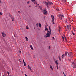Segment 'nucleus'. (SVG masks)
<instances>
[{"mask_svg":"<svg viewBox=\"0 0 76 76\" xmlns=\"http://www.w3.org/2000/svg\"><path fill=\"white\" fill-rule=\"evenodd\" d=\"M66 31H68V32H69V31H70L71 29V26L70 25H68L66 27Z\"/></svg>","mask_w":76,"mask_h":76,"instance_id":"f257e3e1","label":"nucleus"},{"mask_svg":"<svg viewBox=\"0 0 76 76\" xmlns=\"http://www.w3.org/2000/svg\"><path fill=\"white\" fill-rule=\"evenodd\" d=\"M47 33L46 34V36H45V37H50V34H51L50 31H48Z\"/></svg>","mask_w":76,"mask_h":76,"instance_id":"f03ea898","label":"nucleus"},{"mask_svg":"<svg viewBox=\"0 0 76 76\" xmlns=\"http://www.w3.org/2000/svg\"><path fill=\"white\" fill-rule=\"evenodd\" d=\"M51 17L52 19V22L53 24H54V17L53 15H51Z\"/></svg>","mask_w":76,"mask_h":76,"instance_id":"7ed1b4c3","label":"nucleus"},{"mask_svg":"<svg viewBox=\"0 0 76 76\" xmlns=\"http://www.w3.org/2000/svg\"><path fill=\"white\" fill-rule=\"evenodd\" d=\"M43 13L44 15H47V11L45 10H44L43 11Z\"/></svg>","mask_w":76,"mask_h":76,"instance_id":"20e7f679","label":"nucleus"},{"mask_svg":"<svg viewBox=\"0 0 76 76\" xmlns=\"http://www.w3.org/2000/svg\"><path fill=\"white\" fill-rule=\"evenodd\" d=\"M58 16H59V18H60V19H61V20H62V18H63V17H64V16H63V15H61V14H60L59 15H58Z\"/></svg>","mask_w":76,"mask_h":76,"instance_id":"39448f33","label":"nucleus"},{"mask_svg":"<svg viewBox=\"0 0 76 76\" xmlns=\"http://www.w3.org/2000/svg\"><path fill=\"white\" fill-rule=\"evenodd\" d=\"M69 57H73V53H72V52L69 53Z\"/></svg>","mask_w":76,"mask_h":76,"instance_id":"423d86ee","label":"nucleus"},{"mask_svg":"<svg viewBox=\"0 0 76 76\" xmlns=\"http://www.w3.org/2000/svg\"><path fill=\"white\" fill-rule=\"evenodd\" d=\"M1 34H2L3 37H6V34L4 33V32H1Z\"/></svg>","mask_w":76,"mask_h":76,"instance_id":"0eeeda50","label":"nucleus"},{"mask_svg":"<svg viewBox=\"0 0 76 76\" xmlns=\"http://www.w3.org/2000/svg\"><path fill=\"white\" fill-rule=\"evenodd\" d=\"M48 5H53V3L51 2H48Z\"/></svg>","mask_w":76,"mask_h":76,"instance_id":"6e6552de","label":"nucleus"},{"mask_svg":"<svg viewBox=\"0 0 76 76\" xmlns=\"http://www.w3.org/2000/svg\"><path fill=\"white\" fill-rule=\"evenodd\" d=\"M10 17L11 18L12 20V21L13 22V21H14V18H13V17L12 16H10Z\"/></svg>","mask_w":76,"mask_h":76,"instance_id":"1a4fd4ad","label":"nucleus"},{"mask_svg":"<svg viewBox=\"0 0 76 76\" xmlns=\"http://www.w3.org/2000/svg\"><path fill=\"white\" fill-rule=\"evenodd\" d=\"M36 3V7H39V4H37V2H35V3H34V4Z\"/></svg>","mask_w":76,"mask_h":76,"instance_id":"9d476101","label":"nucleus"},{"mask_svg":"<svg viewBox=\"0 0 76 76\" xmlns=\"http://www.w3.org/2000/svg\"><path fill=\"white\" fill-rule=\"evenodd\" d=\"M49 31H50V32L51 34V27L50 26H49Z\"/></svg>","mask_w":76,"mask_h":76,"instance_id":"9b49d317","label":"nucleus"},{"mask_svg":"<svg viewBox=\"0 0 76 76\" xmlns=\"http://www.w3.org/2000/svg\"><path fill=\"white\" fill-rule=\"evenodd\" d=\"M55 63L56 65H57L58 64V62L57 61V60H56L55 61Z\"/></svg>","mask_w":76,"mask_h":76,"instance_id":"f8f14e48","label":"nucleus"},{"mask_svg":"<svg viewBox=\"0 0 76 76\" xmlns=\"http://www.w3.org/2000/svg\"><path fill=\"white\" fill-rule=\"evenodd\" d=\"M30 48L32 50H34V49H33V48H32V45H30Z\"/></svg>","mask_w":76,"mask_h":76,"instance_id":"ddd939ff","label":"nucleus"},{"mask_svg":"<svg viewBox=\"0 0 76 76\" xmlns=\"http://www.w3.org/2000/svg\"><path fill=\"white\" fill-rule=\"evenodd\" d=\"M50 69H51L53 71V68L52 67V66H51V65H50Z\"/></svg>","mask_w":76,"mask_h":76,"instance_id":"4468645a","label":"nucleus"},{"mask_svg":"<svg viewBox=\"0 0 76 76\" xmlns=\"http://www.w3.org/2000/svg\"><path fill=\"white\" fill-rule=\"evenodd\" d=\"M25 38H26V41H28V40H29V39H28V38H27V37L26 36L25 37Z\"/></svg>","mask_w":76,"mask_h":76,"instance_id":"2eb2a0df","label":"nucleus"},{"mask_svg":"<svg viewBox=\"0 0 76 76\" xmlns=\"http://www.w3.org/2000/svg\"><path fill=\"white\" fill-rule=\"evenodd\" d=\"M63 3H66V0H62Z\"/></svg>","mask_w":76,"mask_h":76,"instance_id":"dca6fc26","label":"nucleus"},{"mask_svg":"<svg viewBox=\"0 0 76 76\" xmlns=\"http://www.w3.org/2000/svg\"><path fill=\"white\" fill-rule=\"evenodd\" d=\"M28 68L29 69H31V67H30V66H29V65L28 64Z\"/></svg>","mask_w":76,"mask_h":76,"instance_id":"f3484780","label":"nucleus"},{"mask_svg":"<svg viewBox=\"0 0 76 76\" xmlns=\"http://www.w3.org/2000/svg\"><path fill=\"white\" fill-rule=\"evenodd\" d=\"M64 56H65L64 54L62 55V59H63V58H64Z\"/></svg>","mask_w":76,"mask_h":76,"instance_id":"a211bd4d","label":"nucleus"},{"mask_svg":"<svg viewBox=\"0 0 76 76\" xmlns=\"http://www.w3.org/2000/svg\"><path fill=\"white\" fill-rule=\"evenodd\" d=\"M26 28L27 29H29V27H28V26H27L26 27Z\"/></svg>","mask_w":76,"mask_h":76,"instance_id":"6ab92c4d","label":"nucleus"},{"mask_svg":"<svg viewBox=\"0 0 76 76\" xmlns=\"http://www.w3.org/2000/svg\"><path fill=\"white\" fill-rule=\"evenodd\" d=\"M62 39L64 42V37L63 36H62Z\"/></svg>","mask_w":76,"mask_h":76,"instance_id":"aec40b11","label":"nucleus"},{"mask_svg":"<svg viewBox=\"0 0 76 76\" xmlns=\"http://www.w3.org/2000/svg\"><path fill=\"white\" fill-rule=\"evenodd\" d=\"M39 26L40 28H41V23H39Z\"/></svg>","mask_w":76,"mask_h":76,"instance_id":"412c9836","label":"nucleus"},{"mask_svg":"<svg viewBox=\"0 0 76 76\" xmlns=\"http://www.w3.org/2000/svg\"><path fill=\"white\" fill-rule=\"evenodd\" d=\"M61 29V28H60V27H59V32H60V30Z\"/></svg>","mask_w":76,"mask_h":76,"instance_id":"4be33fe9","label":"nucleus"},{"mask_svg":"<svg viewBox=\"0 0 76 76\" xmlns=\"http://www.w3.org/2000/svg\"><path fill=\"white\" fill-rule=\"evenodd\" d=\"M45 5H46V6H48V3H47V2H45Z\"/></svg>","mask_w":76,"mask_h":76,"instance_id":"5701e85b","label":"nucleus"},{"mask_svg":"<svg viewBox=\"0 0 76 76\" xmlns=\"http://www.w3.org/2000/svg\"><path fill=\"white\" fill-rule=\"evenodd\" d=\"M45 31H48V28H47V27H45Z\"/></svg>","mask_w":76,"mask_h":76,"instance_id":"b1692460","label":"nucleus"},{"mask_svg":"<svg viewBox=\"0 0 76 76\" xmlns=\"http://www.w3.org/2000/svg\"><path fill=\"white\" fill-rule=\"evenodd\" d=\"M65 56H67V52H65Z\"/></svg>","mask_w":76,"mask_h":76,"instance_id":"393cba45","label":"nucleus"},{"mask_svg":"<svg viewBox=\"0 0 76 76\" xmlns=\"http://www.w3.org/2000/svg\"><path fill=\"white\" fill-rule=\"evenodd\" d=\"M24 66H26V63H25V61H24Z\"/></svg>","mask_w":76,"mask_h":76,"instance_id":"a878e982","label":"nucleus"},{"mask_svg":"<svg viewBox=\"0 0 76 76\" xmlns=\"http://www.w3.org/2000/svg\"><path fill=\"white\" fill-rule=\"evenodd\" d=\"M72 34H73V35H75V33H73V31H72Z\"/></svg>","mask_w":76,"mask_h":76,"instance_id":"bb28decb","label":"nucleus"},{"mask_svg":"<svg viewBox=\"0 0 76 76\" xmlns=\"http://www.w3.org/2000/svg\"><path fill=\"white\" fill-rule=\"evenodd\" d=\"M58 58L59 59V60L60 61H61V59L60 58V56H58Z\"/></svg>","mask_w":76,"mask_h":76,"instance_id":"cd10ccee","label":"nucleus"},{"mask_svg":"<svg viewBox=\"0 0 76 76\" xmlns=\"http://www.w3.org/2000/svg\"><path fill=\"white\" fill-rule=\"evenodd\" d=\"M7 73H8V75L9 76H10V75H9V72L8 71H7Z\"/></svg>","mask_w":76,"mask_h":76,"instance_id":"c85d7f7f","label":"nucleus"},{"mask_svg":"<svg viewBox=\"0 0 76 76\" xmlns=\"http://www.w3.org/2000/svg\"><path fill=\"white\" fill-rule=\"evenodd\" d=\"M57 68L58 69V65L56 66Z\"/></svg>","mask_w":76,"mask_h":76,"instance_id":"c756f323","label":"nucleus"},{"mask_svg":"<svg viewBox=\"0 0 76 76\" xmlns=\"http://www.w3.org/2000/svg\"><path fill=\"white\" fill-rule=\"evenodd\" d=\"M18 12L19 13V14H20L21 13H20V11H18Z\"/></svg>","mask_w":76,"mask_h":76,"instance_id":"7c9ffc66","label":"nucleus"},{"mask_svg":"<svg viewBox=\"0 0 76 76\" xmlns=\"http://www.w3.org/2000/svg\"><path fill=\"white\" fill-rule=\"evenodd\" d=\"M29 70H30L31 71V72H33L32 70V69H31V68Z\"/></svg>","mask_w":76,"mask_h":76,"instance_id":"2f4dec72","label":"nucleus"},{"mask_svg":"<svg viewBox=\"0 0 76 76\" xmlns=\"http://www.w3.org/2000/svg\"><path fill=\"white\" fill-rule=\"evenodd\" d=\"M0 15L1 16V15H2V13L1 12H0Z\"/></svg>","mask_w":76,"mask_h":76,"instance_id":"473e14b6","label":"nucleus"},{"mask_svg":"<svg viewBox=\"0 0 76 76\" xmlns=\"http://www.w3.org/2000/svg\"><path fill=\"white\" fill-rule=\"evenodd\" d=\"M31 1H32L33 2H34V1H35V0H31Z\"/></svg>","mask_w":76,"mask_h":76,"instance_id":"72a5a7b5","label":"nucleus"},{"mask_svg":"<svg viewBox=\"0 0 76 76\" xmlns=\"http://www.w3.org/2000/svg\"><path fill=\"white\" fill-rule=\"evenodd\" d=\"M52 38L53 39V40H54L55 38H54V37H52Z\"/></svg>","mask_w":76,"mask_h":76,"instance_id":"f704fd0d","label":"nucleus"},{"mask_svg":"<svg viewBox=\"0 0 76 76\" xmlns=\"http://www.w3.org/2000/svg\"><path fill=\"white\" fill-rule=\"evenodd\" d=\"M36 25L37 26H38V23L36 24Z\"/></svg>","mask_w":76,"mask_h":76,"instance_id":"c9c22d12","label":"nucleus"},{"mask_svg":"<svg viewBox=\"0 0 76 76\" xmlns=\"http://www.w3.org/2000/svg\"><path fill=\"white\" fill-rule=\"evenodd\" d=\"M69 61H72V60L70 59H69Z\"/></svg>","mask_w":76,"mask_h":76,"instance_id":"e433bc0d","label":"nucleus"},{"mask_svg":"<svg viewBox=\"0 0 76 76\" xmlns=\"http://www.w3.org/2000/svg\"><path fill=\"white\" fill-rule=\"evenodd\" d=\"M27 4H29V1L27 2Z\"/></svg>","mask_w":76,"mask_h":76,"instance_id":"4c0bfd02","label":"nucleus"},{"mask_svg":"<svg viewBox=\"0 0 76 76\" xmlns=\"http://www.w3.org/2000/svg\"><path fill=\"white\" fill-rule=\"evenodd\" d=\"M40 10H42V8L41 7H40Z\"/></svg>","mask_w":76,"mask_h":76,"instance_id":"58836bf2","label":"nucleus"},{"mask_svg":"<svg viewBox=\"0 0 76 76\" xmlns=\"http://www.w3.org/2000/svg\"><path fill=\"white\" fill-rule=\"evenodd\" d=\"M18 60L20 63H21V61L20 60V59H19Z\"/></svg>","mask_w":76,"mask_h":76,"instance_id":"ea45409f","label":"nucleus"},{"mask_svg":"<svg viewBox=\"0 0 76 76\" xmlns=\"http://www.w3.org/2000/svg\"><path fill=\"white\" fill-rule=\"evenodd\" d=\"M24 75L25 76H27V75H26V74H25Z\"/></svg>","mask_w":76,"mask_h":76,"instance_id":"a19ab883","label":"nucleus"},{"mask_svg":"<svg viewBox=\"0 0 76 76\" xmlns=\"http://www.w3.org/2000/svg\"><path fill=\"white\" fill-rule=\"evenodd\" d=\"M51 48V47L50 46H49V49H50Z\"/></svg>","mask_w":76,"mask_h":76,"instance_id":"79ce46f5","label":"nucleus"},{"mask_svg":"<svg viewBox=\"0 0 76 76\" xmlns=\"http://www.w3.org/2000/svg\"><path fill=\"white\" fill-rule=\"evenodd\" d=\"M76 66H75L74 67H73L74 68H76Z\"/></svg>","mask_w":76,"mask_h":76,"instance_id":"37998d69","label":"nucleus"},{"mask_svg":"<svg viewBox=\"0 0 76 76\" xmlns=\"http://www.w3.org/2000/svg\"><path fill=\"white\" fill-rule=\"evenodd\" d=\"M63 74H64V75H65V74L64 73V72H63Z\"/></svg>","mask_w":76,"mask_h":76,"instance_id":"c03bdc74","label":"nucleus"},{"mask_svg":"<svg viewBox=\"0 0 76 76\" xmlns=\"http://www.w3.org/2000/svg\"><path fill=\"white\" fill-rule=\"evenodd\" d=\"M19 53H21V51L20 50L19 51Z\"/></svg>","mask_w":76,"mask_h":76,"instance_id":"a18cd8bd","label":"nucleus"},{"mask_svg":"<svg viewBox=\"0 0 76 76\" xmlns=\"http://www.w3.org/2000/svg\"><path fill=\"white\" fill-rule=\"evenodd\" d=\"M74 30L75 31H76V30H75V29H74Z\"/></svg>","mask_w":76,"mask_h":76,"instance_id":"49530a36","label":"nucleus"},{"mask_svg":"<svg viewBox=\"0 0 76 76\" xmlns=\"http://www.w3.org/2000/svg\"><path fill=\"white\" fill-rule=\"evenodd\" d=\"M14 36L15 37H16V36L15 35V34H14Z\"/></svg>","mask_w":76,"mask_h":76,"instance_id":"de8ad7c7","label":"nucleus"},{"mask_svg":"<svg viewBox=\"0 0 76 76\" xmlns=\"http://www.w3.org/2000/svg\"><path fill=\"white\" fill-rule=\"evenodd\" d=\"M23 63H24V61H24V59H23Z\"/></svg>","mask_w":76,"mask_h":76,"instance_id":"09e8293b","label":"nucleus"},{"mask_svg":"<svg viewBox=\"0 0 76 76\" xmlns=\"http://www.w3.org/2000/svg\"><path fill=\"white\" fill-rule=\"evenodd\" d=\"M12 70H13V68H12Z\"/></svg>","mask_w":76,"mask_h":76,"instance_id":"8fccbe9b","label":"nucleus"},{"mask_svg":"<svg viewBox=\"0 0 76 76\" xmlns=\"http://www.w3.org/2000/svg\"><path fill=\"white\" fill-rule=\"evenodd\" d=\"M0 3H1V0H0Z\"/></svg>","mask_w":76,"mask_h":76,"instance_id":"3c124183","label":"nucleus"},{"mask_svg":"<svg viewBox=\"0 0 76 76\" xmlns=\"http://www.w3.org/2000/svg\"><path fill=\"white\" fill-rule=\"evenodd\" d=\"M64 76H66V75H64Z\"/></svg>","mask_w":76,"mask_h":76,"instance_id":"603ef678","label":"nucleus"},{"mask_svg":"<svg viewBox=\"0 0 76 76\" xmlns=\"http://www.w3.org/2000/svg\"><path fill=\"white\" fill-rule=\"evenodd\" d=\"M3 76H4V75H3Z\"/></svg>","mask_w":76,"mask_h":76,"instance_id":"864d4df0","label":"nucleus"},{"mask_svg":"<svg viewBox=\"0 0 76 76\" xmlns=\"http://www.w3.org/2000/svg\"><path fill=\"white\" fill-rule=\"evenodd\" d=\"M34 28L35 29V27Z\"/></svg>","mask_w":76,"mask_h":76,"instance_id":"5fc2aeb1","label":"nucleus"},{"mask_svg":"<svg viewBox=\"0 0 76 76\" xmlns=\"http://www.w3.org/2000/svg\"><path fill=\"white\" fill-rule=\"evenodd\" d=\"M68 54H69V53H67Z\"/></svg>","mask_w":76,"mask_h":76,"instance_id":"6e6d98bb","label":"nucleus"}]
</instances>
